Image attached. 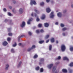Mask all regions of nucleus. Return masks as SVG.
<instances>
[{"label":"nucleus","instance_id":"1","mask_svg":"<svg viewBox=\"0 0 73 73\" xmlns=\"http://www.w3.org/2000/svg\"><path fill=\"white\" fill-rule=\"evenodd\" d=\"M61 49L62 52H64L66 49V46L64 44H62L61 46Z\"/></svg>","mask_w":73,"mask_h":73},{"label":"nucleus","instance_id":"2","mask_svg":"<svg viewBox=\"0 0 73 73\" xmlns=\"http://www.w3.org/2000/svg\"><path fill=\"white\" fill-rule=\"evenodd\" d=\"M40 62H39V65H41V64H44V58H41L40 60Z\"/></svg>","mask_w":73,"mask_h":73},{"label":"nucleus","instance_id":"3","mask_svg":"<svg viewBox=\"0 0 73 73\" xmlns=\"http://www.w3.org/2000/svg\"><path fill=\"white\" fill-rule=\"evenodd\" d=\"M33 4H34V5H36V1L35 0H31L30 2V4L31 5H32Z\"/></svg>","mask_w":73,"mask_h":73},{"label":"nucleus","instance_id":"4","mask_svg":"<svg viewBox=\"0 0 73 73\" xmlns=\"http://www.w3.org/2000/svg\"><path fill=\"white\" fill-rule=\"evenodd\" d=\"M33 20L32 18H30L27 21V24H31V21H32Z\"/></svg>","mask_w":73,"mask_h":73},{"label":"nucleus","instance_id":"5","mask_svg":"<svg viewBox=\"0 0 73 73\" xmlns=\"http://www.w3.org/2000/svg\"><path fill=\"white\" fill-rule=\"evenodd\" d=\"M25 25V23L24 21H23L22 23V24L21 25V27L22 28H23L24 26Z\"/></svg>","mask_w":73,"mask_h":73},{"label":"nucleus","instance_id":"6","mask_svg":"<svg viewBox=\"0 0 73 73\" xmlns=\"http://www.w3.org/2000/svg\"><path fill=\"white\" fill-rule=\"evenodd\" d=\"M53 64H50L48 65L47 67L48 68V69H50L51 68H52V66H53Z\"/></svg>","mask_w":73,"mask_h":73},{"label":"nucleus","instance_id":"7","mask_svg":"<svg viewBox=\"0 0 73 73\" xmlns=\"http://www.w3.org/2000/svg\"><path fill=\"white\" fill-rule=\"evenodd\" d=\"M62 72L63 73H66L68 72V71L66 69H63L62 70Z\"/></svg>","mask_w":73,"mask_h":73},{"label":"nucleus","instance_id":"8","mask_svg":"<svg viewBox=\"0 0 73 73\" xmlns=\"http://www.w3.org/2000/svg\"><path fill=\"white\" fill-rule=\"evenodd\" d=\"M25 37V36L24 35H21L20 36H19L18 37L19 39H20V38H23V37Z\"/></svg>","mask_w":73,"mask_h":73},{"label":"nucleus","instance_id":"9","mask_svg":"<svg viewBox=\"0 0 73 73\" xmlns=\"http://www.w3.org/2000/svg\"><path fill=\"white\" fill-rule=\"evenodd\" d=\"M46 12L47 13H49L50 11H51L49 8H47L46 9Z\"/></svg>","mask_w":73,"mask_h":73},{"label":"nucleus","instance_id":"10","mask_svg":"<svg viewBox=\"0 0 73 73\" xmlns=\"http://www.w3.org/2000/svg\"><path fill=\"white\" fill-rule=\"evenodd\" d=\"M44 25L45 27H49V24L48 23H45L44 24Z\"/></svg>","mask_w":73,"mask_h":73},{"label":"nucleus","instance_id":"11","mask_svg":"<svg viewBox=\"0 0 73 73\" xmlns=\"http://www.w3.org/2000/svg\"><path fill=\"white\" fill-rule=\"evenodd\" d=\"M54 12H51L50 14V15H51L50 16V18H53L54 17V15H53Z\"/></svg>","mask_w":73,"mask_h":73},{"label":"nucleus","instance_id":"12","mask_svg":"<svg viewBox=\"0 0 73 73\" xmlns=\"http://www.w3.org/2000/svg\"><path fill=\"white\" fill-rule=\"evenodd\" d=\"M8 44V42H7L5 41L4 42H3V45L4 46H5L7 45Z\"/></svg>","mask_w":73,"mask_h":73},{"label":"nucleus","instance_id":"13","mask_svg":"<svg viewBox=\"0 0 73 73\" xmlns=\"http://www.w3.org/2000/svg\"><path fill=\"white\" fill-rule=\"evenodd\" d=\"M57 16L59 17H60L62 16V14L61 13H57Z\"/></svg>","mask_w":73,"mask_h":73},{"label":"nucleus","instance_id":"14","mask_svg":"<svg viewBox=\"0 0 73 73\" xmlns=\"http://www.w3.org/2000/svg\"><path fill=\"white\" fill-rule=\"evenodd\" d=\"M44 40H40L38 42V43L39 44H42L43 43H44Z\"/></svg>","mask_w":73,"mask_h":73},{"label":"nucleus","instance_id":"15","mask_svg":"<svg viewBox=\"0 0 73 73\" xmlns=\"http://www.w3.org/2000/svg\"><path fill=\"white\" fill-rule=\"evenodd\" d=\"M63 60H67V61H69V59L67 57H64L63 58Z\"/></svg>","mask_w":73,"mask_h":73},{"label":"nucleus","instance_id":"16","mask_svg":"<svg viewBox=\"0 0 73 73\" xmlns=\"http://www.w3.org/2000/svg\"><path fill=\"white\" fill-rule=\"evenodd\" d=\"M45 18V15L43 14L42 15V16L41 17V19L42 20H43V19H44Z\"/></svg>","mask_w":73,"mask_h":73},{"label":"nucleus","instance_id":"17","mask_svg":"<svg viewBox=\"0 0 73 73\" xmlns=\"http://www.w3.org/2000/svg\"><path fill=\"white\" fill-rule=\"evenodd\" d=\"M19 12L20 14H21V13H22L23 12V9L21 8L19 10Z\"/></svg>","mask_w":73,"mask_h":73},{"label":"nucleus","instance_id":"18","mask_svg":"<svg viewBox=\"0 0 73 73\" xmlns=\"http://www.w3.org/2000/svg\"><path fill=\"white\" fill-rule=\"evenodd\" d=\"M56 69V66H54L52 69L53 72H54Z\"/></svg>","mask_w":73,"mask_h":73},{"label":"nucleus","instance_id":"19","mask_svg":"<svg viewBox=\"0 0 73 73\" xmlns=\"http://www.w3.org/2000/svg\"><path fill=\"white\" fill-rule=\"evenodd\" d=\"M51 42L53 43L54 42V38H52L51 39Z\"/></svg>","mask_w":73,"mask_h":73},{"label":"nucleus","instance_id":"20","mask_svg":"<svg viewBox=\"0 0 73 73\" xmlns=\"http://www.w3.org/2000/svg\"><path fill=\"white\" fill-rule=\"evenodd\" d=\"M37 57H38V55L36 54H35L33 56V58H37Z\"/></svg>","mask_w":73,"mask_h":73},{"label":"nucleus","instance_id":"21","mask_svg":"<svg viewBox=\"0 0 73 73\" xmlns=\"http://www.w3.org/2000/svg\"><path fill=\"white\" fill-rule=\"evenodd\" d=\"M52 45H50L49 47V50H52Z\"/></svg>","mask_w":73,"mask_h":73},{"label":"nucleus","instance_id":"22","mask_svg":"<svg viewBox=\"0 0 73 73\" xmlns=\"http://www.w3.org/2000/svg\"><path fill=\"white\" fill-rule=\"evenodd\" d=\"M8 67H9V65L7 64L6 65V70H8Z\"/></svg>","mask_w":73,"mask_h":73},{"label":"nucleus","instance_id":"23","mask_svg":"<svg viewBox=\"0 0 73 73\" xmlns=\"http://www.w3.org/2000/svg\"><path fill=\"white\" fill-rule=\"evenodd\" d=\"M39 69H40V67H39L38 66L35 68V70H38Z\"/></svg>","mask_w":73,"mask_h":73},{"label":"nucleus","instance_id":"24","mask_svg":"<svg viewBox=\"0 0 73 73\" xmlns=\"http://www.w3.org/2000/svg\"><path fill=\"white\" fill-rule=\"evenodd\" d=\"M44 71V69L43 68H41L40 69V72H43Z\"/></svg>","mask_w":73,"mask_h":73},{"label":"nucleus","instance_id":"25","mask_svg":"<svg viewBox=\"0 0 73 73\" xmlns=\"http://www.w3.org/2000/svg\"><path fill=\"white\" fill-rule=\"evenodd\" d=\"M69 65L71 67L73 66V62H71L70 64Z\"/></svg>","mask_w":73,"mask_h":73},{"label":"nucleus","instance_id":"26","mask_svg":"<svg viewBox=\"0 0 73 73\" xmlns=\"http://www.w3.org/2000/svg\"><path fill=\"white\" fill-rule=\"evenodd\" d=\"M34 11H35V12L36 13H40V12H39V11L35 9L34 10Z\"/></svg>","mask_w":73,"mask_h":73},{"label":"nucleus","instance_id":"27","mask_svg":"<svg viewBox=\"0 0 73 73\" xmlns=\"http://www.w3.org/2000/svg\"><path fill=\"white\" fill-rule=\"evenodd\" d=\"M8 35L9 36H12V33H8Z\"/></svg>","mask_w":73,"mask_h":73},{"label":"nucleus","instance_id":"28","mask_svg":"<svg viewBox=\"0 0 73 73\" xmlns=\"http://www.w3.org/2000/svg\"><path fill=\"white\" fill-rule=\"evenodd\" d=\"M44 3L43 2H42L40 3V5L41 6H44Z\"/></svg>","mask_w":73,"mask_h":73},{"label":"nucleus","instance_id":"29","mask_svg":"<svg viewBox=\"0 0 73 73\" xmlns=\"http://www.w3.org/2000/svg\"><path fill=\"white\" fill-rule=\"evenodd\" d=\"M22 63V62H19V64H18V67H19V66H20V65H21Z\"/></svg>","mask_w":73,"mask_h":73},{"label":"nucleus","instance_id":"30","mask_svg":"<svg viewBox=\"0 0 73 73\" xmlns=\"http://www.w3.org/2000/svg\"><path fill=\"white\" fill-rule=\"evenodd\" d=\"M36 48V46L35 45H33L32 46L31 48V49H33L34 48Z\"/></svg>","mask_w":73,"mask_h":73},{"label":"nucleus","instance_id":"31","mask_svg":"<svg viewBox=\"0 0 73 73\" xmlns=\"http://www.w3.org/2000/svg\"><path fill=\"white\" fill-rule=\"evenodd\" d=\"M11 52L13 53H15V51L14 50V49H11Z\"/></svg>","mask_w":73,"mask_h":73},{"label":"nucleus","instance_id":"32","mask_svg":"<svg viewBox=\"0 0 73 73\" xmlns=\"http://www.w3.org/2000/svg\"><path fill=\"white\" fill-rule=\"evenodd\" d=\"M49 35H47L45 36V38H49Z\"/></svg>","mask_w":73,"mask_h":73},{"label":"nucleus","instance_id":"33","mask_svg":"<svg viewBox=\"0 0 73 73\" xmlns=\"http://www.w3.org/2000/svg\"><path fill=\"white\" fill-rule=\"evenodd\" d=\"M28 34H29V36H31V35H32V33H31V32L30 31H29L28 32Z\"/></svg>","mask_w":73,"mask_h":73},{"label":"nucleus","instance_id":"34","mask_svg":"<svg viewBox=\"0 0 73 73\" xmlns=\"http://www.w3.org/2000/svg\"><path fill=\"white\" fill-rule=\"evenodd\" d=\"M61 59V56H59L57 58H56V60H60Z\"/></svg>","mask_w":73,"mask_h":73},{"label":"nucleus","instance_id":"35","mask_svg":"<svg viewBox=\"0 0 73 73\" xmlns=\"http://www.w3.org/2000/svg\"><path fill=\"white\" fill-rule=\"evenodd\" d=\"M40 32L41 33H43V32H44V31L43 29H42L40 30Z\"/></svg>","mask_w":73,"mask_h":73},{"label":"nucleus","instance_id":"36","mask_svg":"<svg viewBox=\"0 0 73 73\" xmlns=\"http://www.w3.org/2000/svg\"><path fill=\"white\" fill-rule=\"evenodd\" d=\"M66 28H64L62 29V30L63 31H66Z\"/></svg>","mask_w":73,"mask_h":73},{"label":"nucleus","instance_id":"37","mask_svg":"<svg viewBox=\"0 0 73 73\" xmlns=\"http://www.w3.org/2000/svg\"><path fill=\"white\" fill-rule=\"evenodd\" d=\"M17 45V44L16 42H15V44L13 45V46L15 47Z\"/></svg>","mask_w":73,"mask_h":73},{"label":"nucleus","instance_id":"38","mask_svg":"<svg viewBox=\"0 0 73 73\" xmlns=\"http://www.w3.org/2000/svg\"><path fill=\"white\" fill-rule=\"evenodd\" d=\"M60 27H64V25L62 24V23H61L60 24Z\"/></svg>","mask_w":73,"mask_h":73},{"label":"nucleus","instance_id":"39","mask_svg":"<svg viewBox=\"0 0 73 73\" xmlns=\"http://www.w3.org/2000/svg\"><path fill=\"white\" fill-rule=\"evenodd\" d=\"M7 40L8 41H9L11 40V38L9 37H8L7 38Z\"/></svg>","mask_w":73,"mask_h":73},{"label":"nucleus","instance_id":"40","mask_svg":"<svg viewBox=\"0 0 73 73\" xmlns=\"http://www.w3.org/2000/svg\"><path fill=\"white\" fill-rule=\"evenodd\" d=\"M40 32V31L38 30H37L36 31V33H38Z\"/></svg>","mask_w":73,"mask_h":73},{"label":"nucleus","instance_id":"41","mask_svg":"<svg viewBox=\"0 0 73 73\" xmlns=\"http://www.w3.org/2000/svg\"><path fill=\"white\" fill-rule=\"evenodd\" d=\"M38 27H42V25L41 24H39L38 25Z\"/></svg>","mask_w":73,"mask_h":73},{"label":"nucleus","instance_id":"42","mask_svg":"<svg viewBox=\"0 0 73 73\" xmlns=\"http://www.w3.org/2000/svg\"><path fill=\"white\" fill-rule=\"evenodd\" d=\"M70 50L71 51H72V50H73V47H70Z\"/></svg>","mask_w":73,"mask_h":73},{"label":"nucleus","instance_id":"43","mask_svg":"<svg viewBox=\"0 0 73 73\" xmlns=\"http://www.w3.org/2000/svg\"><path fill=\"white\" fill-rule=\"evenodd\" d=\"M3 11L4 12H7V9L5 8H4L3 9Z\"/></svg>","mask_w":73,"mask_h":73},{"label":"nucleus","instance_id":"44","mask_svg":"<svg viewBox=\"0 0 73 73\" xmlns=\"http://www.w3.org/2000/svg\"><path fill=\"white\" fill-rule=\"evenodd\" d=\"M8 20L7 19H6L5 20V23H7V22H8Z\"/></svg>","mask_w":73,"mask_h":73},{"label":"nucleus","instance_id":"45","mask_svg":"<svg viewBox=\"0 0 73 73\" xmlns=\"http://www.w3.org/2000/svg\"><path fill=\"white\" fill-rule=\"evenodd\" d=\"M8 15L9 16H12V14H11V13H8Z\"/></svg>","mask_w":73,"mask_h":73},{"label":"nucleus","instance_id":"46","mask_svg":"<svg viewBox=\"0 0 73 73\" xmlns=\"http://www.w3.org/2000/svg\"><path fill=\"white\" fill-rule=\"evenodd\" d=\"M69 72L70 73H72V72H73V70H72L70 69L69 70Z\"/></svg>","mask_w":73,"mask_h":73},{"label":"nucleus","instance_id":"47","mask_svg":"<svg viewBox=\"0 0 73 73\" xmlns=\"http://www.w3.org/2000/svg\"><path fill=\"white\" fill-rule=\"evenodd\" d=\"M31 49H32V48H29L27 50L28 52H29L31 50Z\"/></svg>","mask_w":73,"mask_h":73},{"label":"nucleus","instance_id":"48","mask_svg":"<svg viewBox=\"0 0 73 73\" xmlns=\"http://www.w3.org/2000/svg\"><path fill=\"white\" fill-rule=\"evenodd\" d=\"M36 21H40V19L38 18H36Z\"/></svg>","mask_w":73,"mask_h":73},{"label":"nucleus","instance_id":"49","mask_svg":"<svg viewBox=\"0 0 73 73\" xmlns=\"http://www.w3.org/2000/svg\"><path fill=\"white\" fill-rule=\"evenodd\" d=\"M49 40L48 39V40H47L46 41V43H48V42H49Z\"/></svg>","mask_w":73,"mask_h":73},{"label":"nucleus","instance_id":"50","mask_svg":"<svg viewBox=\"0 0 73 73\" xmlns=\"http://www.w3.org/2000/svg\"><path fill=\"white\" fill-rule=\"evenodd\" d=\"M50 1V0H46V1L47 3H49V2Z\"/></svg>","mask_w":73,"mask_h":73},{"label":"nucleus","instance_id":"51","mask_svg":"<svg viewBox=\"0 0 73 73\" xmlns=\"http://www.w3.org/2000/svg\"><path fill=\"white\" fill-rule=\"evenodd\" d=\"M62 35H63V36H65V33H62Z\"/></svg>","mask_w":73,"mask_h":73},{"label":"nucleus","instance_id":"52","mask_svg":"<svg viewBox=\"0 0 73 73\" xmlns=\"http://www.w3.org/2000/svg\"><path fill=\"white\" fill-rule=\"evenodd\" d=\"M55 24L56 25H58V22H56L55 23Z\"/></svg>","mask_w":73,"mask_h":73},{"label":"nucleus","instance_id":"53","mask_svg":"<svg viewBox=\"0 0 73 73\" xmlns=\"http://www.w3.org/2000/svg\"><path fill=\"white\" fill-rule=\"evenodd\" d=\"M8 32H9V31H10V30H11V29L9 28H8Z\"/></svg>","mask_w":73,"mask_h":73},{"label":"nucleus","instance_id":"54","mask_svg":"<svg viewBox=\"0 0 73 73\" xmlns=\"http://www.w3.org/2000/svg\"><path fill=\"white\" fill-rule=\"evenodd\" d=\"M58 73V71H56L54 73Z\"/></svg>","mask_w":73,"mask_h":73},{"label":"nucleus","instance_id":"55","mask_svg":"<svg viewBox=\"0 0 73 73\" xmlns=\"http://www.w3.org/2000/svg\"><path fill=\"white\" fill-rule=\"evenodd\" d=\"M21 45V43H19V46H20V45Z\"/></svg>","mask_w":73,"mask_h":73},{"label":"nucleus","instance_id":"56","mask_svg":"<svg viewBox=\"0 0 73 73\" xmlns=\"http://www.w3.org/2000/svg\"><path fill=\"white\" fill-rule=\"evenodd\" d=\"M13 3L14 4H15L16 3V1H13Z\"/></svg>","mask_w":73,"mask_h":73},{"label":"nucleus","instance_id":"57","mask_svg":"<svg viewBox=\"0 0 73 73\" xmlns=\"http://www.w3.org/2000/svg\"><path fill=\"white\" fill-rule=\"evenodd\" d=\"M9 8H10V9H12V7L11 6H9Z\"/></svg>","mask_w":73,"mask_h":73},{"label":"nucleus","instance_id":"58","mask_svg":"<svg viewBox=\"0 0 73 73\" xmlns=\"http://www.w3.org/2000/svg\"><path fill=\"white\" fill-rule=\"evenodd\" d=\"M56 44H58V40H56Z\"/></svg>","mask_w":73,"mask_h":73},{"label":"nucleus","instance_id":"59","mask_svg":"<svg viewBox=\"0 0 73 73\" xmlns=\"http://www.w3.org/2000/svg\"><path fill=\"white\" fill-rule=\"evenodd\" d=\"M31 16H33V14L32 13L31 14Z\"/></svg>","mask_w":73,"mask_h":73},{"label":"nucleus","instance_id":"60","mask_svg":"<svg viewBox=\"0 0 73 73\" xmlns=\"http://www.w3.org/2000/svg\"><path fill=\"white\" fill-rule=\"evenodd\" d=\"M66 12V10H64L63 11V13H65Z\"/></svg>","mask_w":73,"mask_h":73},{"label":"nucleus","instance_id":"61","mask_svg":"<svg viewBox=\"0 0 73 73\" xmlns=\"http://www.w3.org/2000/svg\"><path fill=\"white\" fill-rule=\"evenodd\" d=\"M35 17H36L37 16V14H36V13H35Z\"/></svg>","mask_w":73,"mask_h":73},{"label":"nucleus","instance_id":"62","mask_svg":"<svg viewBox=\"0 0 73 73\" xmlns=\"http://www.w3.org/2000/svg\"><path fill=\"white\" fill-rule=\"evenodd\" d=\"M71 7H72V8H73V5H71Z\"/></svg>","mask_w":73,"mask_h":73},{"label":"nucleus","instance_id":"63","mask_svg":"<svg viewBox=\"0 0 73 73\" xmlns=\"http://www.w3.org/2000/svg\"><path fill=\"white\" fill-rule=\"evenodd\" d=\"M56 64H58V62H57V63H56Z\"/></svg>","mask_w":73,"mask_h":73},{"label":"nucleus","instance_id":"64","mask_svg":"<svg viewBox=\"0 0 73 73\" xmlns=\"http://www.w3.org/2000/svg\"><path fill=\"white\" fill-rule=\"evenodd\" d=\"M12 11H13V13H15V12H14V10H12Z\"/></svg>","mask_w":73,"mask_h":73}]
</instances>
